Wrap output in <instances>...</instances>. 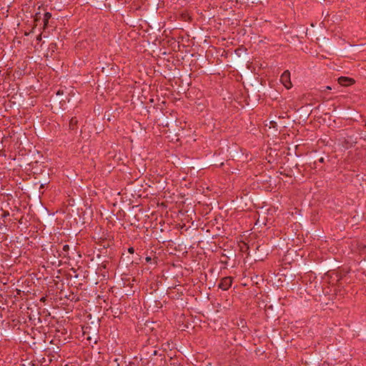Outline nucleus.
I'll use <instances>...</instances> for the list:
<instances>
[{
  "label": "nucleus",
  "instance_id": "nucleus-13",
  "mask_svg": "<svg viewBox=\"0 0 366 366\" xmlns=\"http://www.w3.org/2000/svg\"><path fill=\"white\" fill-rule=\"evenodd\" d=\"M157 350H154V351L153 355H157Z\"/></svg>",
  "mask_w": 366,
  "mask_h": 366
},
{
  "label": "nucleus",
  "instance_id": "nucleus-7",
  "mask_svg": "<svg viewBox=\"0 0 366 366\" xmlns=\"http://www.w3.org/2000/svg\"><path fill=\"white\" fill-rule=\"evenodd\" d=\"M128 252L130 253V254H133L134 252V247H131L128 249Z\"/></svg>",
  "mask_w": 366,
  "mask_h": 366
},
{
  "label": "nucleus",
  "instance_id": "nucleus-4",
  "mask_svg": "<svg viewBox=\"0 0 366 366\" xmlns=\"http://www.w3.org/2000/svg\"><path fill=\"white\" fill-rule=\"evenodd\" d=\"M77 123L78 120L76 117L71 118L69 124V129L74 130L76 128Z\"/></svg>",
  "mask_w": 366,
  "mask_h": 366
},
{
  "label": "nucleus",
  "instance_id": "nucleus-11",
  "mask_svg": "<svg viewBox=\"0 0 366 366\" xmlns=\"http://www.w3.org/2000/svg\"><path fill=\"white\" fill-rule=\"evenodd\" d=\"M318 161H319V162H320V163H323V162H324V161H325V159H324V158H323V157H321V158H320V159H318Z\"/></svg>",
  "mask_w": 366,
  "mask_h": 366
},
{
  "label": "nucleus",
  "instance_id": "nucleus-2",
  "mask_svg": "<svg viewBox=\"0 0 366 366\" xmlns=\"http://www.w3.org/2000/svg\"><path fill=\"white\" fill-rule=\"evenodd\" d=\"M232 284V278L231 277H225L221 279L220 282L219 283V288L222 290H227L231 287Z\"/></svg>",
  "mask_w": 366,
  "mask_h": 366
},
{
  "label": "nucleus",
  "instance_id": "nucleus-5",
  "mask_svg": "<svg viewBox=\"0 0 366 366\" xmlns=\"http://www.w3.org/2000/svg\"><path fill=\"white\" fill-rule=\"evenodd\" d=\"M51 18V14L49 13V12H46L44 14V20L46 21H49V19Z\"/></svg>",
  "mask_w": 366,
  "mask_h": 366
},
{
  "label": "nucleus",
  "instance_id": "nucleus-3",
  "mask_svg": "<svg viewBox=\"0 0 366 366\" xmlns=\"http://www.w3.org/2000/svg\"><path fill=\"white\" fill-rule=\"evenodd\" d=\"M338 84L342 86H348L355 84V81L352 78L347 76H340L337 79Z\"/></svg>",
  "mask_w": 366,
  "mask_h": 366
},
{
  "label": "nucleus",
  "instance_id": "nucleus-16",
  "mask_svg": "<svg viewBox=\"0 0 366 366\" xmlns=\"http://www.w3.org/2000/svg\"><path fill=\"white\" fill-rule=\"evenodd\" d=\"M57 94H61L60 91H59V92H57Z\"/></svg>",
  "mask_w": 366,
  "mask_h": 366
},
{
  "label": "nucleus",
  "instance_id": "nucleus-15",
  "mask_svg": "<svg viewBox=\"0 0 366 366\" xmlns=\"http://www.w3.org/2000/svg\"><path fill=\"white\" fill-rule=\"evenodd\" d=\"M365 122V126L366 127V119H364Z\"/></svg>",
  "mask_w": 366,
  "mask_h": 366
},
{
  "label": "nucleus",
  "instance_id": "nucleus-10",
  "mask_svg": "<svg viewBox=\"0 0 366 366\" xmlns=\"http://www.w3.org/2000/svg\"><path fill=\"white\" fill-rule=\"evenodd\" d=\"M39 13H36V14L35 19H34V20H35V21H37L39 20V19L40 18V17H39V16H39Z\"/></svg>",
  "mask_w": 366,
  "mask_h": 366
},
{
  "label": "nucleus",
  "instance_id": "nucleus-12",
  "mask_svg": "<svg viewBox=\"0 0 366 366\" xmlns=\"http://www.w3.org/2000/svg\"><path fill=\"white\" fill-rule=\"evenodd\" d=\"M325 89H327V90H331L332 89V88L330 86H327L325 87Z\"/></svg>",
  "mask_w": 366,
  "mask_h": 366
},
{
  "label": "nucleus",
  "instance_id": "nucleus-9",
  "mask_svg": "<svg viewBox=\"0 0 366 366\" xmlns=\"http://www.w3.org/2000/svg\"><path fill=\"white\" fill-rule=\"evenodd\" d=\"M145 259H146L147 262H151L152 260L151 257H147Z\"/></svg>",
  "mask_w": 366,
  "mask_h": 366
},
{
  "label": "nucleus",
  "instance_id": "nucleus-8",
  "mask_svg": "<svg viewBox=\"0 0 366 366\" xmlns=\"http://www.w3.org/2000/svg\"><path fill=\"white\" fill-rule=\"evenodd\" d=\"M43 21H44V28L45 29L48 26L49 21H46L44 19Z\"/></svg>",
  "mask_w": 366,
  "mask_h": 366
},
{
  "label": "nucleus",
  "instance_id": "nucleus-14",
  "mask_svg": "<svg viewBox=\"0 0 366 366\" xmlns=\"http://www.w3.org/2000/svg\"><path fill=\"white\" fill-rule=\"evenodd\" d=\"M9 215V212H7L6 214H4V216H8Z\"/></svg>",
  "mask_w": 366,
  "mask_h": 366
},
{
  "label": "nucleus",
  "instance_id": "nucleus-6",
  "mask_svg": "<svg viewBox=\"0 0 366 366\" xmlns=\"http://www.w3.org/2000/svg\"><path fill=\"white\" fill-rule=\"evenodd\" d=\"M69 250V246L68 244H64L62 247V251L64 253H67ZM64 256L66 257V254H64Z\"/></svg>",
  "mask_w": 366,
  "mask_h": 366
},
{
  "label": "nucleus",
  "instance_id": "nucleus-1",
  "mask_svg": "<svg viewBox=\"0 0 366 366\" xmlns=\"http://www.w3.org/2000/svg\"><path fill=\"white\" fill-rule=\"evenodd\" d=\"M280 81L285 88L290 89L292 87V82L290 80V72L288 70L285 71L280 76Z\"/></svg>",
  "mask_w": 366,
  "mask_h": 366
}]
</instances>
